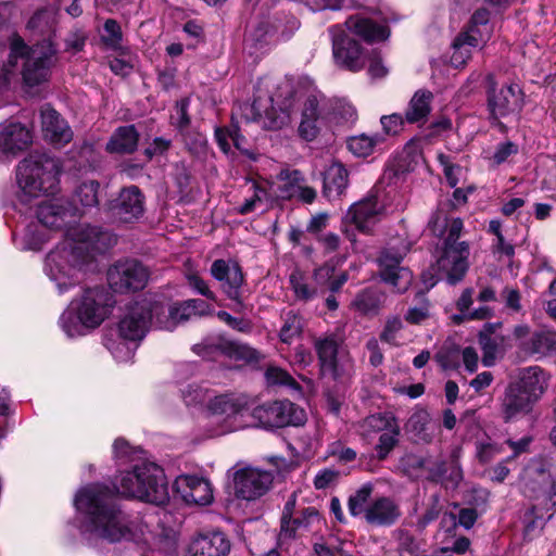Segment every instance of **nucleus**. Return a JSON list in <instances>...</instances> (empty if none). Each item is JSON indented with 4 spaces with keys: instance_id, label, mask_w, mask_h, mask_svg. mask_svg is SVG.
Returning <instances> with one entry per match:
<instances>
[{
    "instance_id": "f257e3e1",
    "label": "nucleus",
    "mask_w": 556,
    "mask_h": 556,
    "mask_svg": "<svg viewBox=\"0 0 556 556\" xmlns=\"http://www.w3.org/2000/svg\"><path fill=\"white\" fill-rule=\"evenodd\" d=\"M74 505L80 515L81 538L90 546L139 541L148 532L147 523L130 519L114 502L113 492L103 484H88L79 489Z\"/></svg>"
},
{
    "instance_id": "f03ea898",
    "label": "nucleus",
    "mask_w": 556,
    "mask_h": 556,
    "mask_svg": "<svg viewBox=\"0 0 556 556\" xmlns=\"http://www.w3.org/2000/svg\"><path fill=\"white\" fill-rule=\"evenodd\" d=\"M285 91L286 97L277 103L278 108L270 98L271 106L264 115L258 112V101L247 106L245 110L254 112L252 121H260L266 129L280 130L291 125L292 113L299 111L298 136L302 140L312 142L330 130V110L325 97L313 84L299 83L294 87L286 84Z\"/></svg>"
},
{
    "instance_id": "7ed1b4c3",
    "label": "nucleus",
    "mask_w": 556,
    "mask_h": 556,
    "mask_svg": "<svg viewBox=\"0 0 556 556\" xmlns=\"http://www.w3.org/2000/svg\"><path fill=\"white\" fill-rule=\"evenodd\" d=\"M5 46L0 43V56ZM8 56L0 61V109L9 105L21 85L39 86L50 78L58 49L51 38L29 46L17 34L8 38Z\"/></svg>"
},
{
    "instance_id": "20e7f679",
    "label": "nucleus",
    "mask_w": 556,
    "mask_h": 556,
    "mask_svg": "<svg viewBox=\"0 0 556 556\" xmlns=\"http://www.w3.org/2000/svg\"><path fill=\"white\" fill-rule=\"evenodd\" d=\"M115 243L113 233L98 227L71 226L64 240L47 255L45 271L59 292L64 293L80 281L83 266L93 252H104Z\"/></svg>"
},
{
    "instance_id": "39448f33",
    "label": "nucleus",
    "mask_w": 556,
    "mask_h": 556,
    "mask_svg": "<svg viewBox=\"0 0 556 556\" xmlns=\"http://www.w3.org/2000/svg\"><path fill=\"white\" fill-rule=\"evenodd\" d=\"M432 233L444 239V247L435 266L422 274V282L427 290L441 279L450 285L460 281L468 269L469 247L465 241H458L463 229L459 218H450L446 211L439 207L428 224Z\"/></svg>"
},
{
    "instance_id": "423d86ee",
    "label": "nucleus",
    "mask_w": 556,
    "mask_h": 556,
    "mask_svg": "<svg viewBox=\"0 0 556 556\" xmlns=\"http://www.w3.org/2000/svg\"><path fill=\"white\" fill-rule=\"evenodd\" d=\"M61 170L60 161L47 153L33 152L23 159L16 167V210L27 214L33 200L54 195L60 190Z\"/></svg>"
},
{
    "instance_id": "0eeeda50",
    "label": "nucleus",
    "mask_w": 556,
    "mask_h": 556,
    "mask_svg": "<svg viewBox=\"0 0 556 556\" xmlns=\"http://www.w3.org/2000/svg\"><path fill=\"white\" fill-rule=\"evenodd\" d=\"M114 304L113 296L103 288H87L71 301L59 325L67 338L84 337L112 315Z\"/></svg>"
},
{
    "instance_id": "6e6552de",
    "label": "nucleus",
    "mask_w": 556,
    "mask_h": 556,
    "mask_svg": "<svg viewBox=\"0 0 556 556\" xmlns=\"http://www.w3.org/2000/svg\"><path fill=\"white\" fill-rule=\"evenodd\" d=\"M205 407V416L200 426L205 428L207 438L233 432L249 426L245 415L250 408V397L243 393L213 391Z\"/></svg>"
},
{
    "instance_id": "1a4fd4ad",
    "label": "nucleus",
    "mask_w": 556,
    "mask_h": 556,
    "mask_svg": "<svg viewBox=\"0 0 556 556\" xmlns=\"http://www.w3.org/2000/svg\"><path fill=\"white\" fill-rule=\"evenodd\" d=\"M116 492L156 505L168 500V488L164 470L152 462L142 460L130 470L119 473L115 481Z\"/></svg>"
},
{
    "instance_id": "9d476101",
    "label": "nucleus",
    "mask_w": 556,
    "mask_h": 556,
    "mask_svg": "<svg viewBox=\"0 0 556 556\" xmlns=\"http://www.w3.org/2000/svg\"><path fill=\"white\" fill-rule=\"evenodd\" d=\"M372 493L370 483L363 484L349 498L348 507L352 516H363L372 526L388 527L393 525L400 517L399 505L387 496H380L369 502Z\"/></svg>"
},
{
    "instance_id": "9b49d317",
    "label": "nucleus",
    "mask_w": 556,
    "mask_h": 556,
    "mask_svg": "<svg viewBox=\"0 0 556 556\" xmlns=\"http://www.w3.org/2000/svg\"><path fill=\"white\" fill-rule=\"evenodd\" d=\"M155 299L143 296L125 305L117 324V332L123 339L140 341L151 326L155 327Z\"/></svg>"
},
{
    "instance_id": "f8f14e48",
    "label": "nucleus",
    "mask_w": 556,
    "mask_h": 556,
    "mask_svg": "<svg viewBox=\"0 0 556 556\" xmlns=\"http://www.w3.org/2000/svg\"><path fill=\"white\" fill-rule=\"evenodd\" d=\"M299 27L300 22L295 16L276 13L258 22L247 35L245 43L255 52L263 51L268 46L290 39Z\"/></svg>"
},
{
    "instance_id": "ddd939ff",
    "label": "nucleus",
    "mask_w": 556,
    "mask_h": 556,
    "mask_svg": "<svg viewBox=\"0 0 556 556\" xmlns=\"http://www.w3.org/2000/svg\"><path fill=\"white\" fill-rule=\"evenodd\" d=\"M251 425L264 429L301 426L306 421L305 410L294 403L282 400L264 403L251 412Z\"/></svg>"
},
{
    "instance_id": "4468645a",
    "label": "nucleus",
    "mask_w": 556,
    "mask_h": 556,
    "mask_svg": "<svg viewBox=\"0 0 556 556\" xmlns=\"http://www.w3.org/2000/svg\"><path fill=\"white\" fill-rule=\"evenodd\" d=\"M488 111L490 118L498 121L518 114L525 104V93L517 83L496 88L493 75L488 78Z\"/></svg>"
},
{
    "instance_id": "2eb2a0df",
    "label": "nucleus",
    "mask_w": 556,
    "mask_h": 556,
    "mask_svg": "<svg viewBox=\"0 0 556 556\" xmlns=\"http://www.w3.org/2000/svg\"><path fill=\"white\" fill-rule=\"evenodd\" d=\"M387 211L383 190L375 188L367 197L354 203L345 215V220L364 233H370Z\"/></svg>"
},
{
    "instance_id": "dca6fc26",
    "label": "nucleus",
    "mask_w": 556,
    "mask_h": 556,
    "mask_svg": "<svg viewBox=\"0 0 556 556\" xmlns=\"http://www.w3.org/2000/svg\"><path fill=\"white\" fill-rule=\"evenodd\" d=\"M364 434H379L375 445L377 458L386 459L399 443L400 425L396 418L390 413H379L366 417L362 425Z\"/></svg>"
},
{
    "instance_id": "f3484780",
    "label": "nucleus",
    "mask_w": 556,
    "mask_h": 556,
    "mask_svg": "<svg viewBox=\"0 0 556 556\" xmlns=\"http://www.w3.org/2000/svg\"><path fill=\"white\" fill-rule=\"evenodd\" d=\"M155 328L168 331L174 330L179 323L211 313L210 305L200 299L175 303L169 307L155 300Z\"/></svg>"
},
{
    "instance_id": "a211bd4d",
    "label": "nucleus",
    "mask_w": 556,
    "mask_h": 556,
    "mask_svg": "<svg viewBox=\"0 0 556 556\" xmlns=\"http://www.w3.org/2000/svg\"><path fill=\"white\" fill-rule=\"evenodd\" d=\"M315 349L324 376L342 381L352 376L354 371L353 361L348 354H339L338 343L333 338L317 340Z\"/></svg>"
},
{
    "instance_id": "6ab92c4d",
    "label": "nucleus",
    "mask_w": 556,
    "mask_h": 556,
    "mask_svg": "<svg viewBox=\"0 0 556 556\" xmlns=\"http://www.w3.org/2000/svg\"><path fill=\"white\" fill-rule=\"evenodd\" d=\"M149 279V270L136 260L116 263L108 273L111 288L116 292H130L143 289Z\"/></svg>"
},
{
    "instance_id": "aec40b11",
    "label": "nucleus",
    "mask_w": 556,
    "mask_h": 556,
    "mask_svg": "<svg viewBox=\"0 0 556 556\" xmlns=\"http://www.w3.org/2000/svg\"><path fill=\"white\" fill-rule=\"evenodd\" d=\"M274 476L270 471L256 467H244L236 470L233 485L236 495L245 501H255L265 495L271 488Z\"/></svg>"
},
{
    "instance_id": "412c9836",
    "label": "nucleus",
    "mask_w": 556,
    "mask_h": 556,
    "mask_svg": "<svg viewBox=\"0 0 556 556\" xmlns=\"http://www.w3.org/2000/svg\"><path fill=\"white\" fill-rule=\"evenodd\" d=\"M329 33L336 64L352 72L361 71L365 62L359 43L352 39L341 25L331 26Z\"/></svg>"
},
{
    "instance_id": "4be33fe9",
    "label": "nucleus",
    "mask_w": 556,
    "mask_h": 556,
    "mask_svg": "<svg viewBox=\"0 0 556 556\" xmlns=\"http://www.w3.org/2000/svg\"><path fill=\"white\" fill-rule=\"evenodd\" d=\"M405 252V249L401 252H392L388 249L382 251L378 260L381 279L386 283L391 285L399 293L405 292L413 281L412 271L408 268L401 266Z\"/></svg>"
},
{
    "instance_id": "5701e85b",
    "label": "nucleus",
    "mask_w": 556,
    "mask_h": 556,
    "mask_svg": "<svg viewBox=\"0 0 556 556\" xmlns=\"http://www.w3.org/2000/svg\"><path fill=\"white\" fill-rule=\"evenodd\" d=\"M33 142V132L20 122L0 123V154L15 157Z\"/></svg>"
},
{
    "instance_id": "b1692460",
    "label": "nucleus",
    "mask_w": 556,
    "mask_h": 556,
    "mask_svg": "<svg viewBox=\"0 0 556 556\" xmlns=\"http://www.w3.org/2000/svg\"><path fill=\"white\" fill-rule=\"evenodd\" d=\"M230 541L222 531L199 532L190 540L186 556H228Z\"/></svg>"
},
{
    "instance_id": "393cba45",
    "label": "nucleus",
    "mask_w": 556,
    "mask_h": 556,
    "mask_svg": "<svg viewBox=\"0 0 556 556\" xmlns=\"http://www.w3.org/2000/svg\"><path fill=\"white\" fill-rule=\"evenodd\" d=\"M212 277L220 283L223 292L232 301L241 304L243 274L240 266L232 261L216 260L211 266Z\"/></svg>"
},
{
    "instance_id": "a878e982",
    "label": "nucleus",
    "mask_w": 556,
    "mask_h": 556,
    "mask_svg": "<svg viewBox=\"0 0 556 556\" xmlns=\"http://www.w3.org/2000/svg\"><path fill=\"white\" fill-rule=\"evenodd\" d=\"M175 491L187 504L208 505L213 501V488L205 478L182 475L176 478L174 482Z\"/></svg>"
},
{
    "instance_id": "bb28decb",
    "label": "nucleus",
    "mask_w": 556,
    "mask_h": 556,
    "mask_svg": "<svg viewBox=\"0 0 556 556\" xmlns=\"http://www.w3.org/2000/svg\"><path fill=\"white\" fill-rule=\"evenodd\" d=\"M63 199L43 201L37 205L36 217L41 228L59 229L70 223L79 211L78 207H70Z\"/></svg>"
},
{
    "instance_id": "cd10ccee",
    "label": "nucleus",
    "mask_w": 556,
    "mask_h": 556,
    "mask_svg": "<svg viewBox=\"0 0 556 556\" xmlns=\"http://www.w3.org/2000/svg\"><path fill=\"white\" fill-rule=\"evenodd\" d=\"M43 138L55 147H63L73 139V131L67 122L50 105L40 110Z\"/></svg>"
},
{
    "instance_id": "c85d7f7f",
    "label": "nucleus",
    "mask_w": 556,
    "mask_h": 556,
    "mask_svg": "<svg viewBox=\"0 0 556 556\" xmlns=\"http://www.w3.org/2000/svg\"><path fill=\"white\" fill-rule=\"evenodd\" d=\"M114 217L123 223L137 220L143 214V195L139 188L130 186L124 188L111 206Z\"/></svg>"
},
{
    "instance_id": "c756f323",
    "label": "nucleus",
    "mask_w": 556,
    "mask_h": 556,
    "mask_svg": "<svg viewBox=\"0 0 556 556\" xmlns=\"http://www.w3.org/2000/svg\"><path fill=\"white\" fill-rule=\"evenodd\" d=\"M501 327V323L485 324L479 333V344L483 352L482 363L484 366H492L507 346L506 338L497 333Z\"/></svg>"
},
{
    "instance_id": "7c9ffc66",
    "label": "nucleus",
    "mask_w": 556,
    "mask_h": 556,
    "mask_svg": "<svg viewBox=\"0 0 556 556\" xmlns=\"http://www.w3.org/2000/svg\"><path fill=\"white\" fill-rule=\"evenodd\" d=\"M344 25L346 28L366 41H380L389 37V29L386 24L363 15L349 17Z\"/></svg>"
},
{
    "instance_id": "2f4dec72",
    "label": "nucleus",
    "mask_w": 556,
    "mask_h": 556,
    "mask_svg": "<svg viewBox=\"0 0 556 556\" xmlns=\"http://www.w3.org/2000/svg\"><path fill=\"white\" fill-rule=\"evenodd\" d=\"M548 377L539 366H530L519 370L518 382L514 383L536 402L547 388Z\"/></svg>"
},
{
    "instance_id": "473e14b6",
    "label": "nucleus",
    "mask_w": 556,
    "mask_h": 556,
    "mask_svg": "<svg viewBox=\"0 0 556 556\" xmlns=\"http://www.w3.org/2000/svg\"><path fill=\"white\" fill-rule=\"evenodd\" d=\"M535 402L520 388L510 384L505 393L502 403V412L506 421H509L518 416L526 415L532 409Z\"/></svg>"
},
{
    "instance_id": "72a5a7b5",
    "label": "nucleus",
    "mask_w": 556,
    "mask_h": 556,
    "mask_svg": "<svg viewBox=\"0 0 556 556\" xmlns=\"http://www.w3.org/2000/svg\"><path fill=\"white\" fill-rule=\"evenodd\" d=\"M384 300L386 294L379 289L366 288L355 295L350 307L361 316L372 317L379 314Z\"/></svg>"
},
{
    "instance_id": "f704fd0d",
    "label": "nucleus",
    "mask_w": 556,
    "mask_h": 556,
    "mask_svg": "<svg viewBox=\"0 0 556 556\" xmlns=\"http://www.w3.org/2000/svg\"><path fill=\"white\" fill-rule=\"evenodd\" d=\"M534 500L538 501L529 510L525 513V533L527 536H532L538 530L544 526L545 519L542 510L548 511L556 505V492L552 496L546 494L535 495Z\"/></svg>"
},
{
    "instance_id": "c9c22d12",
    "label": "nucleus",
    "mask_w": 556,
    "mask_h": 556,
    "mask_svg": "<svg viewBox=\"0 0 556 556\" xmlns=\"http://www.w3.org/2000/svg\"><path fill=\"white\" fill-rule=\"evenodd\" d=\"M432 99V92L425 89L417 90L405 111L407 124H424L431 112Z\"/></svg>"
},
{
    "instance_id": "e433bc0d",
    "label": "nucleus",
    "mask_w": 556,
    "mask_h": 556,
    "mask_svg": "<svg viewBox=\"0 0 556 556\" xmlns=\"http://www.w3.org/2000/svg\"><path fill=\"white\" fill-rule=\"evenodd\" d=\"M139 135L134 125L118 127L106 143L111 153H131L136 150Z\"/></svg>"
},
{
    "instance_id": "4c0bfd02",
    "label": "nucleus",
    "mask_w": 556,
    "mask_h": 556,
    "mask_svg": "<svg viewBox=\"0 0 556 556\" xmlns=\"http://www.w3.org/2000/svg\"><path fill=\"white\" fill-rule=\"evenodd\" d=\"M320 515L315 507L305 508L301 517L293 519H287L285 515L281 520L280 539L292 538L298 530H307L311 526L320 523Z\"/></svg>"
},
{
    "instance_id": "58836bf2",
    "label": "nucleus",
    "mask_w": 556,
    "mask_h": 556,
    "mask_svg": "<svg viewBox=\"0 0 556 556\" xmlns=\"http://www.w3.org/2000/svg\"><path fill=\"white\" fill-rule=\"evenodd\" d=\"M348 170L338 162L328 166L324 177V189L327 197L340 195L348 186Z\"/></svg>"
},
{
    "instance_id": "ea45409f",
    "label": "nucleus",
    "mask_w": 556,
    "mask_h": 556,
    "mask_svg": "<svg viewBox=\"0 0 556 556\" xmlns=\"http://www.w3.org/2000/svg\"><path fill=\"white\" fill-rule=\"evenodd\" d=\"M383 142L384 137L380 134L371 136L362 134L348 139V149L356 157H367L375 153Z\"/></svg>"
},
{
    "instance_id": "a19ab883",
    "label": "nucleus",
    "mask_w": 556,
    "mask_h": 556,
    "mask_svg": "<svg viewBox=\"0 0 556 556\" xmlns=\"http://www.w3.org/2000/svg\"><path fill=\"white\" fill-rule=\"evenodd\" d=\"M278 187L275 195L280 199H292L296 195L298 188L304 184V177L296 169H283L278 175Z\"/></svg>"
},
{
    "instance_id": "79ce46f5",
    "label": "nucleus",
    "mask_w": 556,
    "mask_h": 556,
    "mask_svg": "<svg viewBox=\"0 0 556 556\" xmlns=\"http://www.w3.org/2000/svg\"><path fill=\"white\" fill-rule=\"evenodd\" d=\"M99 188L100 185L96 180H88L81 182L74 192L73 201L75 205L73 207H78L80 211L96 207L99 203Z\"/></svg>"
},
{
    "instance_id": "37998d69",
    "label": "nucleus",
    "mask_w": 556,
    "mask_h": 556,
    "mask_svg": "<svg viewBox=\"0 0 556 556\" xmlns=\"http://www.w3.org/2000/svg\"><path fill=\"white\" fill-rule=\"evenodd\" d=\"M137 342L138 341L123 339L117 332L115 338L106 337L104 344L116 362L127 363L130 362L135 355L138 345Z\"/></svg>"
},
{
    "instance_id": "c03bdc74",
    "label": "nucleus",
    "mask_w": 556,
    "mask_h": 556,
    "mask_svg": "<svg viewBox=\"0 0 556 556\" xmlns=\"http://www.w3.org/2000/svg\"><path fill=\"white\" fill-rule=\"evenodd\" d=\"M302 319L293 311L286 312L282 315V326L279 331V338L282 343L291 344L302 332Z\"/></svg>"
},
{
    "instance_id": "a18cd8bd",
    "label": "nucleus",
    "mask_w": 556,
    "mask_h": 556,
    "mask_svg": "<svg viewBox=\"0 0 556 556\" xmlns=\"http://www.w3.org/2000/svg\"><path fill=\"white\" fill-rule=\"evenodd\" d=\"M48 237L39 229L38 225H29L21 239L14 235V241L23 250H40Z\"/></svg>"
},
{
    "instance_id": "49530a36",
    "label": "nucleus",
    "mask_w": 556,
    "mask_h": 556,
    "mask_svg": "<svg viewBox=\"0 0 556 556\" xmlns=\"http://www.w3.org/2000/svg\"><path fill=\"white\" fill-rule=\"evenodd\" d=\"M476 47L471 46V42L460 33L452 43L451 64L454 67L464 66L471 58V52Z\"/></svg>"
},
{
    "instance_id": "de8ad7c7",
    "label": "nucleus",
    "mask_w": 556,
    "mask_h": 556,
    "mask_svg": "<svg viewBox=\"0 0 556 556\" xmlns=\"http://www.w3.org/2000/svg\"><path fill=\"white\" fill-rule=\"evenodd\" d=\"M215 138L219 148L223 152L228 153L230 151V141L238 150H243L242 143L244 141L243 136L239 131V127L235 124L231 125V128H217L215 130Z\"/></svg>"
},
{
    "instance_id": "09e8293b",
    "label": "nucleus",
    "mask_w": 556,
    "mask_h": 556,
    "mask_svg": "<svg viewBox=\"0 0 556 556\" xmlns=\"http://www.w3.org/2000/svg\"><path fill=\"white\" fill-rule=\"evenodd\" d=\"M213 390L198 384H188L181 390V397L185 404L189 407H197L207 405L208 397H211Z\"/></svg>"
},
{
    "instance_id": "8fccbe9b",
    "label": "nucleus",
    "mask_w": 556,
    "mask_h": 556,
    "mask_svg": "<svg viewBox=\"0 0 556 556\" xmlns=\"http://www.w3.org/2000/svg\"><path fill=\"white\" fill-rule=\"evenodd\" d=\"M289 280L298 300L309 301L316 296L317 289L307 283V279L302 271L293 270Z\"/></svg>"
},
{
    "instance_id": "3c124183",
    "label": "nucleus",
    "mask_w": 556,
    "mask_h": 556,
    "mask_svg": "<svg viewBox=\"0 0 556 556\" xmlns=\"http://www.w3.org/2000/svg\"><path fill=\"white\" fill-rule=\"evenodd\" d=\"M265 185H267V182H252L253 195L247 199L244 203L239 207L240 214L251 213L255 211L260 206V204L267 202L271 199V194L268 192Z\"/></svg>"
},
{
    "instance_id": "603ef678",
    "label": "nucleus",
    "mask_w": 556,
    "mask_h": 556,
    "mask_svg": "<svg viewBox=\"0 0 556 556\" xmlns=\"http://www.w3.org/2000/svg\"><path fill=\"white\" fill-rule=\"evenodd\" d=\"M531 352L536 354H547L556 352V332L541 331L531 339Z\"/></svg>"
},
{
    "instance_id": "864d4df0",
    "label": "nucleus",
    "mask_w": 556,
    "mask_h": 556,
    "mask_svg": "<svg viewBox=\"0 0 556 556\" xmlns=\"http://www.w3.org/2000/svg\"><path fill=\"white\" fill-rule=\"evenodd\" d=\"M266 382L270 386L298 387L295 380L288 371L278 366H268L265 371Z\"/></svg>"
},
{
    "instance_id": "5fc2aeb1",
    "label": "nucleus",
    "mask_w": 556,
    "mask_h": 556,
    "mask_svg": "<svg viewBox=\"0 0 556 556\" xmlns=\"http://www.w3.org/2000/svg\"><path fill=\"white\" fill-rule=\"evenodd\" d=\"M101 38L109 48L121 49L122 29L118 23L114 20L105 21Z\"/></svg>"
},
{
    "instance_id": "6e6d98bb",
    "label": "nucleus",
    "mask_w": 556,
    "mask_h": 556,
    "mask_svg": "<svg viewBox=\"0 0 556 556\" xmlns=\"http://www.w3.org/2000/svg\"><path fill=\"white\" fill-rule=\"evenodd\" d=\"M55 11L52 9H46L38 11L28 22L29 28H37L41 31L52 29L55 24Z\"/></svg>"
},
{
    "instance_id": "4d7b16f0",
    "label": "nucleus",
    "mask_w": 556,
    "mask_h": 556,
    "mask_svg": "<svg viewBox=\"0 0 556 556\" xmlns=\"http://www.w3.org/2000/svg\"><path fill=\"white\" fill-rule=\"evenodd\" d=\"M327 453L329 456L336 457L339 463L348 464L356 458V452L345 446L340 441H334L331 444H329Z\"/></svg>"
},
{
    "instance_id": "13d9d810",
    "label": "nucleus",
    "mask_w": 556,
    "mask_h": 556,
    "mask_svg": "<svg viewBox=\"0 0 556 556\" xmlns=\"http://www.w3.org/2000/svg\"><path fill=\"white\" fill-rule=\"evenodd\" d=\"M518 147L511 141L498 143L490 157L493 165H501L506 162L511 155L517 154Z\"/></svg>"
},
{
    "instance_id": "bf43d9fd",
    "label": "nucleus",
    "mask_w": 556,
    "mask_h": 556,
    "mask_svg": "<svg viewBox=\"0 0 556 556\" xmlns=\"http://www.w3.org/2000/svg\"><path fill=\"white\" fill-rule=\"evenodd\" d=\"M380 123L386 135L394 136L403 130L404 125L407 122L405 121V115L402 116L399 113H393L391 115L382 116L380 118Z\"/></svg>"
},
{
    "instance_id": "052dcab7",
    "label": "nucleus",
    "mask_w": 556,
    "mask_h": 556,
    "mask_svg": "<svg viewBox=\"0 0 556 556\" xmlns=\"http://www.w3.org/2000/svg\"><path fill=\"white\" fill-rule=\"evenodd\" d=\"M186 278L191 288H193L201 295L215 300L216 295L213 291L210 290L207 283L199 276L198 271L188 269L186 271Z\"/></svg>"
},
{
    "instance_id": "680f3d73",
    "label": "nucleus",
    "mask_w": 556,
    "mask_h": 556,
    "mask_svg": "<svg viewBox=\"0 0 556 556\" xmlns=\"http://www.w3.org/2000/svg\"><path fill=\"white\" fill-rule=\"evenodd\" d=\"M503 446L491 441L477 443V456L482 463H488L503 452Z\"/></svg>"
},
{
    "instance_id": "e2e57ef3",
    "label": "nucleus",
    "mask_w": 556,
    "mask_h": 556,
    "mask_svg": "<svg viewBox=\"0 0 556 556\" xmlns=\"http://www.w3.org/2000/svg\"><path fill=\"white\" fill-rule=\"evenodd\" d=\"M339 478V472L334 469L325 468L319 470L314 478V486L317 490H325L332 486Z\"/></svg>"
},
{
    "instance_id": "0e129e2a",
    "label": "nucleus",
    "mask_w": 556,
    "mask_h": 556,
    "mask_svg": "<svg viewBox=\"0 0 556 556\" xmlns=\"http://www.w3.org/2000/svg\"><path fill=\"white\" fill-rule=\"evenodd\" d=\"M134 65V58L129 53H123L121 58H115L110 62L112 72L121 76L130 74Z\"/></svg>"
},
{
    "instance_id": "69168bd1",
    "label": "nucleus",
    "mask_w": 556,
    "mask_h": 556,
    "mask_svg": "<svg viewBox=\"0 0 556 556\" xmlns=\"http://www.w3.org/2000/svg\"><path fill=\"white\" fill-rule=\"evenodd\" d=\"M217 316L222 321L227 324L230 328L238 330L240 332H250L252 329V325L249 320L243 319V318H236L225 311L218 312Z\"/></svg>"
},
{
    "instance_id": "338daca9",
    "label": "nucleus",
    "mask_w": 556,
    "mask_h": 556,
    "mask_svg": "<svg viewBox=\"0 0 556 556\" xmlns=\"http://www.w3.org/2000/svg\"><path fill=\"white\" fill-rule=\"evenodd\" d=\"M438 363L444 369H455L458 367V359L460 357V351L457 349L444 350L437 354Z\"/></svg>"
},
{
    "instance_id": "774afa93",
    "label": "nucleus",
    "mask_w": 556,
    "mask_h": 556,
    "mask_svg": "<svg viewBox=\"0 0 556 556\" xmlns=\"http://www.w3.org/2000/svg\"><path fill=\"white\" fill-rule=\"evenodd\" d=\"M400 464L407 475L414 476L425 466V459L416 454H406L401 458Z\"/></svg>"
}]
</instances>
